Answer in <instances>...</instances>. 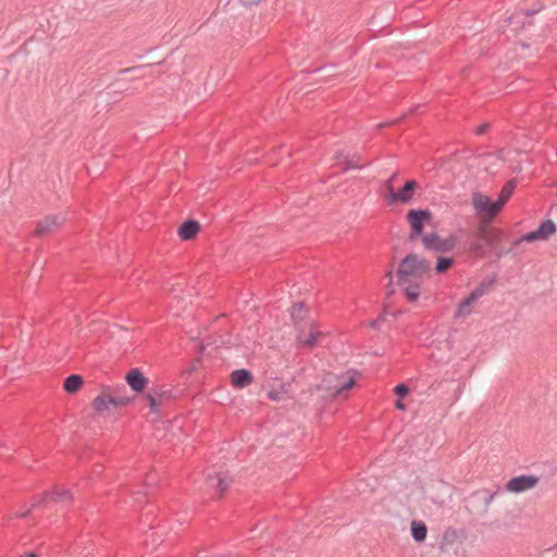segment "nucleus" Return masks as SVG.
I'll return each instance as SVG.
<instances>
[{
	"label": "nucleus",
	"instance_id": "09e8293b",
	"mask_svg": "<svg viewBox=\"0 0 557 557\" xmlns=\"http://www.w3.org/2000/svg\"><path fill=\"white\" fill-rule=\"evenodd\" d=\"M388 287H389V289H388V292H387V296H391V295H393V294H394V288L392 287V285H391V286H388Z\"/></svg>",
	"mask_w": 557,
	"mask_h": 557
},
{
	"label": "nucleus",
	"instance_id": "a18cd8bd",
	"mask_svg": "<svg viewBox=\"0 0 557 557\" xmlns=\"http://www.w3.org/2000/svg\"><path fill=\"white\" fill-rule=\"evenodd\" d=\"M30 515V509L24 511V512H21L18 513L17 516L21 517V518H28Z\"/></svg>",
	"mask_w": 557,
	"mask_h": 557
},
{
	"label": "nucleus",
	"instance_id": "4c0bfd02",
	"mask_svg": "<svg viewBox=\"0 0 557 557\" xmlns=\"http://www.w3.org/2000/svg\"><path fill=\"white\" fill-rule=\"evenodd\" d=\"M488 127H490V124H487V123H484V124L478 126L475 129L476 135H483L488 129Z\"/></svg>",
	"mask_w": 557,
	"mask_h": 557
},
{
	"label": "nucleus",
	"instance_id": "58836bf2",
	"mask_svg": "<svg viewBox=\"0 0 557 557\" xmlns=\"http://www.w3.org/2000/svg\"><path fill=\"white\" fill-rule=\"evenodd\" d=\"M240 4L250 7L260 3L262 0H238Z\"/></svg>",
	"mask_w": 557,
	"mask_h": 557
},
{
	"label": "nucleus",
	"instance_id": "cd10ccee",
	"mask_svg": "<svg viewBox=\"0 0 557 557\" xmlns=\"http://www.w3.org/2000/svg\"><path fill=\"white\" fill-rule=\"evenodd\" d=\"M540 239H543V238L541 237V235L536 228L535 231L529 232V233L524 234L522 237H520L519 239L515 240L513 246H517L521 242L533 243V242L540 240Z\"/></svg>",
	"mask_w": 557,
	"mask_h": 557
},
{
	"label": "nucleus",
	"instance_id": "bb28decb",
	"mask_svg": "<svg viewBox=\"0 0 557 557\" xmlns=\"http://www.w3.org/2000/svg\"><path fill=\"white\" fill-rule=\"evenodd\" d=\"M124 384L119 385H102L99 395H122L121 392L125 391Z\"/></svg>",
	"mask_w": 557,
	"mask_h": 557
},
{
	"label": "nucleus",
	"instance_id": "ea45409f",
	"mask_svg": "<svg viewBox=\"0 0 557 557\" xmlns=\"http://www.w3.org/2000/svg\"><path fill=\"white\" fill-rule=\"evenodd\" d=\"M206 484H207L208 490H215V487H216V481L209 480V473L206 476Z\"/></svg>",
	"mask_w": 557,
	"mask_h": 557
},
{
	"label": "nucleus",
	"instance_id": "5701e85b",
	"mask_svg": "<svg viewBox=\"0 0 557 557\" xmlns=\"http://www.w3.org/2000/svg\"><path fill=\"white\" fill-rule=\"evenodd\" d=\"M537 231L541 237L546 239L556 232V225L552 220H546L540 224Z\"/></svg>",
	"mask_w": 557,
	"mask_h": 557
},
{
	"label": "nucleus",
	"instance_id": "20e7f679",
	"mask_svg": "<svg viewBox=\"0 0 557 557\" xmlns=\"http://www.w3.org/2000/svg\"><path fill=\"white\" fill-rule=\"evenodd\" d=\"M472 205L476 214L483 216L487 221L493 220L503 209L500 202L497 200L493 201L481 193H474L472 195Z\"/></svg>",
	"mask_w": 557,
	"mask_h": 557
},
{
	"label": "nucleus",
	"instance_id": "c85d7f7f",
	"mask_svg": "<svg viewBox=\"0 0 557 557\" xmlns=\"http://www.w3.org/2000/svg\"><path fill=\"white\" fill-rule=\"evenodd\" d=\"M341 158L345 159L344 171H347L348 169H359V168H362L361 165L358 164V160L348 159L347 157L343 156L342 153H338L336 156V159H341Z\"/></svg>",
	"mask_w": 557,
	"mask_h": 557
},
{
	"label": "nucleus",
	"instance_id": "72a5a7b5",
	"mask_svg": "<svg viewBox=\"0 0 557 557\" xmlns=\"http://www.w3.org/2000/svg\"><path fill=\"white\" fill-rule=\"evenodd\" d=\"M385 186H386V190H387V194H388V196H387L388 197V202L389 203H395L393 201V194H397V191L395 190V188H394L393 184L391 183V181H387L385 183Z\"/></svg>",
	"mask_w": 557,
	"mask_h": 557
},
{
	"label": "nucleus",
	"instance_id": "0eeeda50",
	"mask_svg": "<svg viewBox=\"0 0 557 557\" xmlns=\"http://www.w3.org/2000/svg\"><path fill=\"white\" fill-rule=\"evenodd\" d=\"M355 385L352 377L348 380L341 379L335 374L327 373L320 385V388H325L331 392L332 395H339L344 391L350 389Z\"/></svg>",
	"mask_w": 557,
	"mask_h": 557
},
{
	"label": "nucleus",
	"instance_id": "e433bc0d",
	"mask_svg": "<svg viewBox=\"0 0 557 557\" xmlns=\"http://www.w3.org/2000/svg\"><path fill=\"white\" fill-rule=\"evenodd\" d=\"M473 250L475 253L478 255H483L484 252V243L481 240L479 243H476L474 246H473Z\"/></svg>",
	"mask_w": 557,
	"mask_h": 557
},
{
	"label": "nucleus",
	"instance_id": "1a4fd4ad",
	"mask_svg": "<svg viewBox=\"0 0 557 557\" xmlns=\"http://www.w3.org/2000/svg\"><path fill=\"white\" fill-rule=\"evenodd\" d=\"M65 218L62 215H47L37 223L35 234L37 236H45L55 232L63 223Z\"/></svg>",
	"mask_w": 557,
	"mask_h": 557
},
{
	"label": "nucleus",
	"instance_id": "c03bdc74",
	"mask_svg": "<svg viewBox=\"0 0 557 557\" xmlns=\"http://www.w3.org/2000/svg\"><path fill=\"white\" fill-rule=\"evenodd\" d=\"M141 67L139 66H136V67H129V69H125L123 71H121L122 73H128V72H133V71H139Z\"/></svg>",
	"mask_w": 557,
	"mask_h": 557
},
{
	"label": "nucleus",
	"instance_id": "f3484780",
	"mask_svg": "<svg viewBox=\"0 0 557 557\" xmlns=\"http://www.w3.org/2000/svg\"><path fill=\"white\" fill-rule=\"evenodd\" d=\"M411 536L418 543L424 542L428 535V528L424 522L413 520L410 525Z\"/></svg>",
	"mask_w": 557,
	"mask_h": 557
},
{
	"label": "nucleus",
	"instance_id": "f8f14e48",
	"mask_svg": "<svg viewBox=\"0 0 557 557\" xmlns=\"http://www.w3.org/2000/svg\"><path fill=\"white\" fill-rule=\"evenodd\" d=\"M309 327L310 330L308 333H306L302 329H299L297 341L305 346L313 347L318 339L323 336V333L315 329L312 321L309 322Z\"/></svg>",
	"mask_w": 557,
	"mask_h": 557
},
{
	"label": "nucleus",
	"instance_id": "f257e3e1",
	"mask_svg": "<svg viewBox=\"0 0 557 557\" xmlns=\"http://www.w3.org/2000/svg\"><path fill=\"white\" fill-rule=\"evenodd\" d=\"M432 271L431 262L417 253H408L399 262L396 271L398 285H406L410 277L423 278L430 276Z\"/></svg>",
	"mask_w": 557,
	"mask_h": 557
},
{
	"label": "nucleus",
	"instance_id": "9d476101",
	"mask_svg": "<svg viewBox=\"0 0 557 557\" xmlns=\"http://www.w3.org/2000/svg\"><path fill=\"white\" fill-rule=\"evenodd\" d=\"M478 237L491 250H493L497 249V245L502 238V232L495 228H491L486 224H481L478 230Z\"/></svg>",
	"mask_w": 557,
	"mask_h": 557
},
{
	"label": "nucleus",
	"instance_id": "79ce46f5",
	"mask_svg": "<svg viewBox=\"0 0 557 557\" xmlns=\"http://www.w3.org/2000/svg\"><path fill=\"white\" fill-rule=\"evenodd\" d=\"M398 120H394V121H391V122H386V123H381L377 125L379 128H382V127H385V126H389V125H393L395 123H397Z\"/></svg>",
	"mask_w": 557,
	"mask_h": 557
},
{
	"label": "nucleus",
	"instance_id": "2eb2a0df",
	"mask_svg": "<svg viewBox=\"0 0 557 557\" xmlns=\"http://www.w3.org/2000/svg\"><path fill=\"white\" fill-rule=\"evenodd\" d=\"M253 380V376L249 370L239 369L234 370L231 374V382L233 386L243 388L248 386Z\"/></svg>",
	"mask_w": 557,
	"mask_h": 557
},
{
	"label": "nucleus",
	"instance_id": "a19ab883",
	"mask_svg": "<svg viewBox=\"0 0 557 557\" xmlns=\"http://www.w3.org/2000/svg\"><path fill=\"white\" fill-rule=\"evenodd\" d=\"M495 495H496V493H493V494H490V495L484 497L485 511L487 510L490 504L493 502Z\"/></svg>",
	"mask_w": 557,
	"mask_h": 557
},
{
	"label": "nucleus",
	"instance_id": "f03ea898",
	"mask_svg": "<svg viewBox=\"0 0 557 557\" xmlns=\"http://www.w3.org/2000/svg\"><path fill=\"white\" fill-rule=\"evenodd\" d=\"M406 218L410 225L408 239L416 240L418 237L422 238L424 235V225L431 222L432 213L426 209H410Z\"/></svg>",
	"mask_w": 557,
	"mask_h": 557
},
{
	"label": "nucleus",
	"instance_id": "6ab92c4d",
	"mask_svg": "<svg viewBox=\"0 0 557 557\" xmlns=\"http://www.w3.org/2000/svg\"><path fill=\"white\" fill-rule=\"evenodd\" d=\"M461 537H463V532L461 530L448 528L443 534L441 545L442 547L453 545Z\"/></svg>",
	"mask_w": 557,
	"mask_h": 557
},
{
	"label": "nucleus",
	"instance_id": "dca6fc26",
	"mask_svg": "<svg viewBox=\"0 0 557 557\" xmlns=\"http://www.w3.org/2000/svg\"><path fill=\"white\" fill-rule=\"evenodd\" d=\"M84 379L79 374H71L67 377H65L63 382V388L69 394H75L77 393L81 387L83 386Z\"/></svg>",
	"mask_w": 557,
	"mask_h": 557
},
{
	"label": "nucleus",
	"instance_id": "b1692460",
	"mask_svg": "<svg viewBox=\"0 0 557 557\" xmlns=\"http://www.w3.org/2000/svg\"><path fill=\"white\" fill-rule=\"evenodd\" d=\"M305 310V304L304 302H297L290 309V317L297 327H300V323L304 320L302 311Z\"/></svg>",
	"mask_w": 557,
	"mask_h": 557
},
{
	"label": "nucleus",
	"instance_id": "f704fd0d",
	"mask_svg": "<svg viewBox=\"0 0 557 557\" xmlns=\"http://www.w3.org/2000/svg\"><path fill=\"white\" fill-rule=\"evenodd\" d=\"M512 248H509V249H504L502 247H499V244L497 245V249H493L492 251L495 252L496 257L497 258H502L503 256L509 253L511 251Z\"/></svg>",
	"mask_w": 557,
	"mask_h": 557
},
{
	"label": "nucleus",
	"instance_id": "c756f323",
	"mask_svg": "<svg viewBox=\"0 0 557 557\" xmlns=\"http://www.w3.org/2000/svg\"><path fill=\"white\" fill-rule=\"evenodd\" d=\"M394 392L398 397H405L409 393V387L401 383L394 388Z\"/></svg>",
	"mask_w": 557,
	"mask_h": 557
},
{
	"label": "nucleus",
	"instance_id": "4468645a",
	"mask_svg": "<svg viewBox=\"0 0 557 557\" xmlns=\"http://www.w3.org/2000/svg\"><path fill=\"white\" fill-rule=\"evenodd\" d=\"M200 231V224L193 219L185 221L178 228V235L183 240H190L196 237Z\"/></svg>",
	"mask_w": 557,
	"mask_h": 557
},
{
	"label": "nucleus",
	"instance_id": "473e14b6",
	"mask_svg": "<svg viewBox=\"0 0 557 557\" xmlns=\"http://www.w3.org/2000/svg\"><path fill=\"white\" fill-rule=\"evenodd\" d=\"M154 394L159 398H173V397H175V395L172 394V391L164 389L163 387H161L158 391H156Z\"/></svg>",
	"mask_w": 557,
	"mask_h": 557
},
{
	"label": "nucleus",
	"instance_id": "7c9ffc66",
	"mask_svg": "<svg viewBox=\"0 0 557 557\" xmlns=\"http://www.w3.org/2000/svg\"><path fill=\"white\" fill-rule=\"evenodd\" d=\"M158 396H156V394H148L147 395V398H148V401H149V407L151 409V411L153 412H157L158 411V407H159V401L157 399Z\"/></svg>",
	"mask_w": 557,
	"mask_h": 557
},
{
	"label": "nucleus",
	"instance_id": "39448f33",
	"mask_svg": "<svg viewBox=\"0 0 557 557\" xmlns=\"http://www.w3.org/2000/svg\"><path fill=\"white\" fill-rule=\"evenodd\" d=\"M133 398L123 395H98L92 401L95 411L99 414L110 412L111 408L125 407L132 403Z\"/></svg>",
	"mask_w": 557,
	"mask_h": 557
},
{
	"label": "nucleus",
	"instance_id": "a211bd4d",
	"mask_svg": "<svg viewBox=\"0 0 557 557\" xmlns=\"http://www.w3.org/2000/svg\"><path fill=\"white\" fill-rule=\"evenodd\" d=\"M51 500L54 503H71L73 500L72 492L67 488L54 487L52 492L49 493Z\"/></svg>",
	"mask_w": 557,
	"mask_h": 557
},
{
	"label": "nucleus",
	"instance_id": "a878e982",
	"mask_svg": "<svg viewBox=\"0 0 557 557\" xmlns=\"http://www.w3.org/2000/svg\"><path fill=\"white\" fill-rule=\"evenodd\" d=\"M454 264V259L450 257H438L435 265L437 273L446 272Z\"/></svg>",
	"mask_w": 557,
	"mask_h": 557
},
{
	"label": "nucleus",
	"instance_id": "8fccbe9b",
	"mask_svg": "<svg viewBox=\"0 0 557 557\" xmlns=\"http://www.w3.org/2000/svg\"><path fill=\"white\" fill-rule=\"evenodd\" d=\"M395 178H396V174H393L388 181H391V183L393 184V181H395Z\"/></svg>",
	"mask_w": 557,
	"mask_h": 557
},
{
	"label": "nucleus",
	"instance_id": "ddd939ff",
	"mask_svg": "<svg viewBox=\"0 0 557 557\" xmlns=\"http://www.w3.org/2000/svg\"><path fill=\"white\" fill-rule=\"evenodd\" d=\"M418 188V183L413 180L407 181L403 188L397 191V194H393V201L400 203H408L411 201L413 197L414 190Z\"/></svg>",
	"mask_w": 557,
	"mask_h": 557
},
{
	"label": "nucleus",
	"instance_id": "aec40b11",
	"mask_svg": "<svg viewBox=\"0 0 557 557\" xmlns=\"http://www.w3.org/2000/svg\"><path fill=\"white\" fill-rule=\"evenodd\" d=\"M209 480L216 481L215 490L223 495L231 485L232 479L226 475H221L219 473H209Z\"/></svg>",
	"mask_w": 557,
	"mask_h": 557
},
{
	"label": "nucleus",
	"instance_id": "2f4dec72",
	"mask_svg": "<svg viewBox=\"0 0 557 557\" xmlns=\"http://www.w3.org/2000/svg\"><path fill=\"white\" fill-rule=\"evenodd\" d=\"M48 497H50L49 492H45L41 495L35 496L34 502L32 504V508L38 507L40 504L45 503Z\"/></svg>",
	"mask_w": 557,
	"mask_h": 557
},
{
	"label": "nucleus",
	"instance_id": "7ed1b4c3",
	"mask_svg": "<svg viewBox=\"0 0 557 557\" xmlns=\"http://www.w3.org/2000/svg\"><path fill=\"white\" fill-rule=\"evenodd\" d=\"M421 242L426 250L445 253L454 250L457 245V237L450 235L447 238H442L436 232H431L424 234Z\"/></svg>",
	"mask_w": 557,
	"mask_h": 557
},
{
	"label": "nucleus",
	"instance_id": "37998d69",
	"mask_svg": "<svg viewBox=\"0 0 557 557\" xmlns=\"http://www.w3.org/2000/svg\"><path fill=\"white\" fill-rule=\"evenodd\" d=\"M395 407L399 410H404L405 409V404L398 399L396 403H395Z\"/></svg>",
	"mask_w": 557,
	"mask_h": 557
},
{
	"label": "nucleus",
	"instance_id": "423d86ee",
	"mask_svg": "<svg viewBox=\"0 0 557 557\" xmlns=\"http://www.w3.org/2000/svg\"><path fill=\"white\" fill-rule=\"evenodd\" d=\"M493 284L494 278L482 281L463 300L460 301L456 317L469 314L471 311L470 307L484 296Z\"/></svg>",
	"mask_w": 557,
	"mask_h": 557
},
{
	"label": "nucleus",
	"instance_id": "de8ad7c7",
	"mask_svg": "<svg viewBox=\"0 0 557 557\" xmlns=\"http://www.w3.org/2000/svg\"><path fill=\"white\" fill-rule=\"evenodd\" d=\"M20 557H38V556L35 553L28 552V553L21 555Z\"/></svg>",
	"mask_w": 557,
	"mask_h": 557
},
{
	"label": "nucleus",
	"instance_id": "4be33fe9",
	"mask_svg": "<svg viewBox=\"0 0 557 557\" xmlns=\"http://www.w3.org/2000/svg\"><path fill=\"white\" fill-rule=\"evenodd\" d=\"M404 286V293L406 298L410 301H417L420 296V285L418 283H411L410 281Z\"/></svg>",
	"mask_w": 557,
	"mask_h": 557
},
{
	"label": "nucleus",
	"instance_id": "49530a36",
	"mask_svg": "<svg viewBox=\"0 0 557 557\" xmlns=\"http://www.w3.org/2000/svg\"><path fill=\"white\" fill-rule=\"evenodd\" d=\"M386 277L388 278V286H391V285H392V283H393V274H392V271H388V272L386 273Z\"/></svg>",
	"mask_w": 557,
	"mask_h": 557
},
{
	"label": "nucleus",
	"instance_id": "393cba45",
	"mask_svg": "<svg viewBox=\"0 0 557 557\" xmlns=\"http://www.w3.org/2000/svg\"><path fill=\"white\" fill-rule=\"evenodd\" d=\"M289 386H290L289 384H282L280 389H271L268 393V397L271 400H274V401L284 400L286 398L287 393H288V387Z\"/></svg>",
	"mask_w": 557,
	"mask_h": 557
},
{
	"label": "nucleus",
	"instance_id": "9b49d317",
	"mask_svg": "<svg viewBox=\"0 0 557 557\" xmlns=\"http://www.w3.org/2000/svg\"><path fill=\"white\" fill-rule=\"evenodd\" d=\"M125 380L129 387L136 393L143 392L148 384V380L138 368L129 370L125 375Z\"/></svg>",
	"mask_w": 557,
	"mask_h": 557
},
{
	"label": "nucleus",
	"instance_id": "412c9836",
	"mask_svg": "<svg viewBox=\"0 0 557 557\" xmlns=\"http://www.w3.org/2000/svg\"><path fill=\"white\" fill-rule=\"evenodd\" d=\"M517 186V182L516 180H510L508 181L505 186L503 187L499 196H498V199L497 201L502 203V208L505 206V203L507 202V200L510 198V196L512 195L515 188Z\"/></svg>",
	"mask_w": 557,
	"mask_h": 557
},
{
	"label": "nucleus",
	"instance_id": "c9c22d12",
	"mask_svg": "<svg viewBox=\"0 0 557 557\" xmlns=\"http://www.w3.org/2000/svg\"><path fill=\"white\" fill-rule=\"evenodd\" d=\"M385 318L383 315H380L377 319L373 320L370 323V326L372 329H380V325L384 322Z\"/></svg>",
	"mask_w": 557,
	"mask_h": 557
},
{
	"label": "nucleus",
	"instance_id": "6e6552de",
	"mask_svg": "<svg viewBox=\"0 0 557 557\" xmlns=\"http://www.w3.org/2000/svg\"><path fill=\"white\" fill-rule=\"evenodd\" d=\"M540 482V478L533 474H522L511 478L506 483V490L512 493H522L533 490Z\"/></svg>",
	"mask_w": 557,
	"mask_h": 557
}]
</instances>
